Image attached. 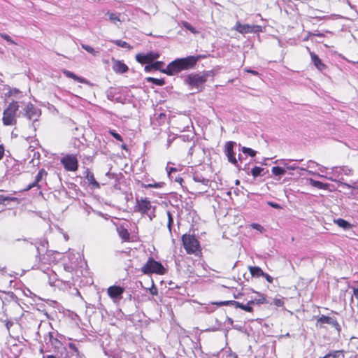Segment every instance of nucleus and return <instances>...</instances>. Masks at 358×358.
Returning <instances> with one entry per match:
<instances>
[{
  "label": "nucleus",
  "mask_w": 358,
  "mask_h": 358,
  "mask_svg": "<svg viewBox=\"0 0 358 358\" xmlns=\"http://www.w3.org/2000/svg\"><path fill=\"white\" fill-rule=\"evenodd\" d=\"M198 59L199 57L195 56L176 59L170 62L165 70H162V73L168 76H173L182 71L193 69L196 64Z\"/></svg>",
  "instance_id": "nucleus-1"
},
{
  "label": "nucleus",
  "mask_w": 358,
  "mask_h": 358,
  "mask_svg": "<svg viewBox=\"0 0 358 358\" xmlns=\"http://www.w3.org/2000/svg\"><path fill=\"white\" fill-rule=\"evenodd\" d=\"M183 247L187 254L198 255L201 252V246L199 241L194 235L183 234L182 236Z\"/></svg>",
  "instance_id": "nucleus-2"
},
{
  "label": "nucleus",
  "mask_w": 358,
  "mask_h": 358,
  "mask_svg": "<svg viewBox=\"0 0 358 358\" xmlns=\"http://www.w3.org/2000/svg\"><path fill=\"white\" fill-rule=\"evenodd\" d=\"M20 107V102L12 101L4 110L3 113L2 121L4 125L10 126L16 124L17 120L15 118L16 113Z\"/></svg>",
  "instance_id": "nucleus-3"
},
{
  "label": "nucleus",
  "mask_w": 358,
  "mask_h": 358,
  "mask_svg": "<svg viewBox=\"0 0 358 358\" xmlns=\"http://www.w3.org/2000/svg\"><path fill=\"white\" fill-rule=\"evenodd\" d=\"M141 272L143 274L156 273L163 275L166 273V269L159 262L155 260L152 257H150L142 266Z\"/></svg>",
  "instance_id": "nucleus-4"
},
{
  "label": "nucleus",
  "mask_w": 358,
  "mask_h": 358,
  "mask_svg": "<svg viewBox=\"0 0 358 358\" xmlns=\"http://www.w3.org/2000/svg\"><path fill=\"white\" fill-rule=\"evenodd\" d=\"M208 73H192L185 78V83L192 87L201 90L203 85L207 81Z\"/></svg>",
  "instance_id": "nucleus-5"
},
{
  "label": "nucleus",
  "mask_w": 358,
  "mask_h": 358,
  "mask_svg": "<svg viewBox=\"0 0 358 358\" xmlns=\"http://www.w3.org/2000/svg\"><path fill=\"white\" fill-rule=\"evenodd\" d=\"M20 113H22V116L26 117L28 120L34 122L38 120L41 115V111L34 104L29 102L24 106Z\"/></svg>",
  "instance_id": "nucleus-6"
},
{
  "label": "nucleus",
  "mask_w": 358,
  "mask_h": 358,
  "mask_svg": "<svg viewBox=\"0 0 358 358\" xmlns=\"http://www.w3.org/2000/svg\"><path fill=\"white\" fill-rule=\"evenodd\" d=\"M316 319V327H319L320 329H322L324 327V324H330L333 327L336 329V330L339 334L341 331V327L337 322L336 319L335 317L326 316L324 315H322L319 317H314Z\"/></svg>",
  "instance_id": "nucleus-7"
},
{
  "label": "nucleus",
  "mask_w": 358,
  "mask_h": 358,
  "mask_svg": "<svg viewBox=\"0 0 358 358\" xmlns=\"http://www.w3.org/2000/svg\"><path fill=\"white\" fill-rule=\"evenodd\" d=\"M61 163L68 171H76L78 169V161L74 155H66L61 159Z\"/></svg>",
  "instance_id": "nucleus-8"
},
{
  "label": "nucleus",
  "mask_w": 358,
  "mask_h": 358,
  "mask_svg": "<svg viewBox=\"0 0 358 358\" xmlns=\"http://www.w3.org/2000/svg\"><path fill=\"white\" fill-rule=\"evenodd\" d=\"M152 208L151 202L148 198H136V205L134 206L135 212H138L141 215H145L148 214Z\"/></svg>",
  "instance_id": "nucleus-9"
},
{
  "label": "nucleus",
  "mask_w": 358,
  "mask_h": 358,
  "mask_svg": "<svg viewBox=\"0 0 358 358\" xmlns=\"http://www.w3.org/2000/svg\"><path fill=\"white\" fill-rule=\"evenodd\" d=\"M235 30L241 34L259 33L262 31V28L259 25H250L248 24H241L237 22L234 27Z\"/></svg>",
  "instance_id": "nucleus-10"
},
{
  "label": "nucleus",
  "mask_w": 358,
  "mask_h": 358,
  "mask_svg": "<svg viewBox=\"0 0 358 358\" xmlns=\"http://www.w3.org/2000/svg\"><path fill=\"white\" fill-rule=\"evenodd\" d=\"M236 145V143L234 141L227 142L225 144L224 152L227 157L228 161L240 169L238 161L235 157V153L234 152V146Z\"/></svg>",
  "instance_id": "nucleus-11"
},
{
  "label": "nucleus",
  "mask_w": 358,
  "mask_h": 358,
  "mask_svg": "<svg viewBox=\"0 0 358 358\" xmlns=\"http://www.w3.org/2000/svg\"><path fill=\"white\" fill-rule=\"evenodd\" d=\"M159 57L158 52H150L147 54L138 53L136 55V60L141 64H150Z\"/></svg>",
  "instance_id": "nucleus-12"
},
{
  "label": "nucleus",
  "mask_w": 358,
  "mask_h": 358,
  "mask_svg": "<svg viewBox=\"0 0 358 358\" xmlns=\"http://www.w3.org/2000/svg\"><path fill=\"white\" fill-rule=\"evenodd\" d=\"M15 241H19V242H22V246H24V247H27V246H33L34 245L35 248H36V264H34L32 266H31V268L32 269H35V268H39V266H38V264L41 261V257H40V255H41V253L39 252V248L36 245V243H34L33 242L31 241H29V240L27 239H16Z\"/></svg>",
  "instance_id": "nucleus-13"
},
{
  "label": "nucleus",
  "mask_w": 358,
  "mask_h": 358,
  "mask_svg": "<svg viewBox=\"0 0 358 358\" xmlns=\"http://www.w3.org/2000/svg\"><path fill=\"white\" fill-rule=\"evenodd\" d=\"M193 180L194 182L201 183L203 185L202 192H207V188L210 185V181L209 179L204 178L199 173H195L193 175Z\"/></svg>",
  "instance_id": "nucleus-14"
},
{
  "label": "nucleus",
  "mask_w": 358,
  "mask_h": 358,
  "mask_svg": "<svg viewBox=\"0 0 358 358\" xmlns=\"http://www.w3.org/2000/svg\"><path fill=\"white\" fill-rule=\"evenodd\" d=\"M113 70L117 73H124L128 71V66L122 61L113 59Z\"/></svg>",
  "instance_id": "nucleus-15"
},
{
  "label": "nucleus",
  "mask_w": 358,
  "mask_h": 358,
  "mask_svg": "<svg viewBox=\"0 0 358 358\" xmlns=\"http://www.w3.org/2000/svg\"><path fill=\"white\" fill-rule=\"evenodd\" d=\"M45 341L46 344H50L55 349H59L62 347V343L59 340L54 336L53 332H49L48 334L45 337Z\"/></svg>",
  "instance_id": "nucleus-16"
},
{
  "label": "nucleus",
  "mask_w": 358,
  "mask_h": 358,
  "mask_svg": "<svg viewBox=\"0 0 358 358\" xmlns=\"http://www.w3.org/2000/svg\"><path fill=\"white\" fill-rule=\"evenodd\" d=\"M124 289L120 286H110L108 289V294L110 297L113 299L120 298L122 294H123Z\"/></svg>",
  "instance_id": "nucleus-17"
},
{
  "label": "nucleus",
  "mask_w": 358,
  "mask_h": 358,
  "mask_svg": "<svg viewBox=\"0 0 358 358\" xmlns=\"http://www.w3.org/2000/svg\"><path fill=\"white\" fill-rule=\"evenodd\" d=\"M312 62H313L315 67L320 70L323 71L326 69V65L322 63L319 57L313 52H310Z\"/></svg>",
  "instance_id": "nucleus-18"
},
{
  "label": "nucleus",
  "mask_w": 358,
  "mask_h": 358,
  "mask_svg": "<svg viewBox=\"0 0 358 358\" xmlns=\"http://www.w3.org/2000/svg\"><path fill=\"white\" fill-rule=\"evenodd\" d=\"M62 72H63L64 75H65V76H66L67 78H72L79 83H85V84L89 83V82L85 78L79 77L69 70L64 69L62 71Z\"/></svg>",
  "instance_id": "nucleus-19"
},
{
  "label": "nucleus",
  "mask_w": 358,
  "mask_h": 358,
  "mask_svg": "<svg viewBox=\"0 0 358 358\" xmlns=\"http://www.w3.org/2000/svg\"><path fill=\"white\" fill-rule=\"evenodd\" d=\"M168 176L170 178L171 180H174L175 182H177L182 185V182L183 181V179L180 176H174V173L177 172L176 168L174 167H170L166 168Z\"/></svg>",
  "instance_id": "nucleus-20"
},
{
  "label": "nucleus",
  "mask_w": 358,
  "mask_h": 358,
  "mask_svg": "<svg viewBox=\"0 0 358 358\" xmlns=\"http://www.w3.org/2000/svg\"><path fill=\"white\" fill-rule=\"evenodd\" d=\"M85 173V178L88 180L89 183L95 188H99V183L95 180L93 173L87 169Z\"/></svg>",
  "instance_id": "nucleus-21"
},
{
  "label": "nucleus",
  "mask_w": 358,
  "mask_h": 358,
  "mask_svg": "<svg viewBox=\"0 0 358 358\" xmlns=\"http://www.w3.org/2000/svg\"><path fill=\"white\" fill-rule=\"evenodd\" d=\"M248 269L251 275L255 278L261 277L264 275V273L260 267L256 266H249Z\"/></svg>",
  "instance_id": "nucleus-22"
},
{
  "label": "nucleus",
  "mask_w": 358,
  "mask_h": 358,
  "mask_svg": "<svg viewBox=\"0 0 358 358\" xmlns=\"http://www.w3.org/2000/svg\"><path fill=\"white\" fill-rule=\"evenodd\" d=\"M334 174H345L346 176H350L352 173V170L348 168V166H340V167H335L334 169Z\"/></svg>",
  "instance_id": "nucleus-23"
},
{
  "label": "nucleus",
  "mask_w": 358,
  "mask_h": 358,
  "mask_svg": "<svg viewBox=\"0 0 358 358\" xmlns=\"http://www.w3.org/2000/svg\"><path fill=\"white\" fill-rule=\"evenodd\" d=\"M334 222L340 227L343 228V229H350L352 227V224L348 222V221L342 219L338 218L337 220H334Z\"/></svg>",
  "instance_id": "nucleus-24"
},
{
  "label": "nucleus",
  "mask_w": 358,
  "mask_h": 358,
  "mask_svg": "<svg viewBox=\"0 0 358 358\" xmlns=\"http://www.w3.org/2000/svg\"><path fill=\"white\" fill-rule=\"evenodd\" d=\"M45 273L47 274L48 278V282L51 286L55 285V282L57 280V274L52 270L48 269V271H45Z\"/></svg>",
  "instance_id": "nucleus-25"
},
{
  "label": "nucleus",
  "mask_w": 358,
  "mask_h": 358,
  "mask_svg": "<svg viewBox=\"0 0 358 358\" xmlns=\"http://www.w3.org/2000/svg\"><path fill=\"white\" fill-rule=\"evenodd\" d=\"M236 303V308H241V310H243L248 313L253 312V308L252 307V303H250V301L248 302L247 304L244 305L240 302L235 303Z\"/></svg>",
  "instance_id": "nucleus-26"
},
{
  "label": "nucleus",
  "mask_w": 358,
  "mask_h": 358,
  "mask_svg": "<svg viewBox=\"0 0 358 358\" xmlns=\"http://www.w3.org/2000/svg\"><path fill=\"white\" fill-rule=\"evenodd\" d=\"M117 232L120 237L124 241H129L130 238V234L127 229L123 227L118 228Z\"/></svg>",
  "instance_id": "nucleus-27"
},
{
  "label": "nucleus",
  "mask_w": 358,
  "mask_h": 358,
  "mask_svg": "<svg viewBox=\"0 0 358 358\" xmlns=\"http://www.w3.org/2000/svg\"><path fill=\"white\" fill-rule=\"evenodd\" d=\"M293 161L292 159H280V164L285 166V169L288 170H296L297 169H299V166H297L295 164H290L289 162Z\"/></svg>",
  "instance_id": "nucleus-28"
},
{
  "label": "nucleus",
  "mask_w": 358,
  "mask_h": 358,
  "mask_svg": "<svg viewBox=\"0 0 358 358\" xmlns=\"http://www.w3.org/2000/svg\"><path fill=\"white\" fill-rule=\"evenodd\" d=\"M259 297L258 299H255L250 301V303H252V305H260V304H264L268 303V301H266V297L264 294H259Z\"/></svg>",
  "instance_id": "nucleus-29"
},
{
  "label": "nucleus",
  "mask_w": 358,
  "mask_h": 358,
  "mask_svg": "<svg viewBox=\"0 0 358 358\" xmlns=\"http://www.w3.org/2000/svg\"><path fill=\"white\" fill-rule=\"evenodd\" d=\"M146 81L148 83H152L158 86H163L165 84V80L164 78L158 79L152 77H148L145 78Z\"/></svg>",
  "instance_id": "nucleus-30"
},
{
  "label": "nucleus",
  "mask_w": 358,
  "mask_h": 358,
  "mask_svg": "<svg viewBox=\"0 0 358 358\" xmlns=\"http://www.w3.org/2000/svg\"><path fill=\"white\" fill-rule=\"evenodd\" d=\"M112 43L115 44L116 45L123 48H126V49H129V50L132 49V46L130 45V44H129L126 41H124L122 40H114V41H112Z\"/></svg>",
  "instance_id": "nucleus-31"
},
{
  "label": "nucleus",
  "mask_w": 358,
  "mask_h": 358,
  "mask_svg": "<svg viewBox=\"0 0 358 358\" xmlns=\"http://www.w3.org/2000/svg\"><path fill=\"white\" fill-rule=\"evenodd\" d=\"M164 185V182H154V183H141V187L148 189V188H161Z\"/></svg>",
  "instance_id": "nucleus-32"
},
{
  "label": "nucleus",
  "mask_w": 358,
  "mask_h": 358,
  "mask_svg": "<svg viewBox=\"0 0 358 358\" xmlns=\"http://www.w3.org/2000/svg\"><path fill=\"white\" fill-rule=\"evenodd\" d=\"M271 172L275 176H283L285 174L286 171L284 168L280 166H273L271 169Z\"/></svg>",
  "instance_id": "nucleus-33"
},
{
  "label": "nucleus",
  "mask_w": 358,
  "mask_h": 358,
  "mask_svg": "<svg viewBox=\"0 0 358 358\" xmlns=\"http://www.w3.org/2000/svg\"><path fill=\"white\" fill-rule=\"evenodd\" d=\"M309 182H310V185H311L313 187H317L318 189H324L327 186L326 184H324L320 181L315 180L312 178L309 179Z\"/></svg>",
  "instance_id": "nucleus-34"
},
{
  "label": "nucleus",
  "mask_w": 358,
  "mask_h": 358,
  "mask_svg": "<svg viewBox=\"0 0 358 358\" xmlns=\"http://www.w3.org/2000/svg\"><path fill=\"white\" fill-rule=\"evenodd\" d=\"M47 174V172L43 169H41L35 177V183L38 185V183L41 181L42 178L44 176H46Z\"/></svg>",
  "instance_id": "nucleus-35"
},
{
  "label": "nucleus",
  "mask_w": 358,
  "mask_h": 358,
  "mask_svg": "<svg viewBox=\"0 0 358 358\" xmlns=\"http://www.w3.org/2000/svg\"><path fill=\"white\" fill-rule=\"evenodd\" d=\"M264 171V169L259 167V166H255L251 170V174L254 178H257V176H259L262 175V172Z\"/></svg>",
  "instance_id": "nucleus-36"
},
{
  "label": "nucleus",
  "mask_w": 358,
  "mask_h": 358,
  "mask_svg": "<svg viewBox=\"0 0 358 358\" xmlns=\"http://www.w3.org/2000/svg\"><path fill=\"white\" fill-rule=\"evenodd\" d=\"M166 214H167V217H168L167 227L169 229L170 234H172V232H171V227H172V225H173V215H172V214H171V213L170 211L168 210L166 212Z\"/></svg>",
  "instance_id": "nucleus-37"
},
{
  "label": "nucleus",
  "mask_w": 358,
  "mask_h": 358,
  "mask_svg": "<svg viewBox=\"0 0 358 358\" xmlns=\"http://www.w3.org/2000/svg\"><path fill=\"white\" fill-rule=\"evenodd\" d=\"M81 47L85 50H86L87 52L96 56L99 52L98 51H96L92 47L88 45H86V44H83L82 43L81 44Z\"/></svg>",
  "instance_id": "nucleus-38"
},
{
  "label": "nucleus",
  "mask_w": 358,
  "mask_h": 358,
  "mask_svg": "<svg viewBox=\"0 0 358 358\" xmlns=\"http://www.w3.org/2000/svg\"><path fill=\"white\" fill-rule=\"evenodd\" d=\"M0 37L6 41L9 44L17 45V43L14 41L11 37L6 33H0Z\"/></svg>",
  "instance_id": "nucleus-39"
},
{
  "label": "nucleus",
  "mask_w": 358,
  "mask_h": 358,
  "mask_svg": "<svg viewBox=\"0 0 358 358\" xmlns=\"http://www.w3.org/2000/svg\"><path fill=\"white\" fill-rule=\"evenodd\" d=\"M164 65V63L162 61L152 62V67L154 70H158L162 72V70H165V69H162Z\"/></svg>",
  "instance_id": "nucleus-40"
},
{
  "label": "nucleus",
  "mask_w": 358,
  "mask_h": 358,
  "mask_svg": "<svg viewBox=\"0 0 358 358\" xmlns=\"http://www.w3.org/2000/svg\"><path fill=\"white\" fill-rule=\"evenodd\" d=\"M241 151L244 153V154H246V155H250V157H255L256 155V151H255L254 150L250 148H246V147H242L241 148Z\"/></svg>",
  "instance_id": "nucleus-41"
},
{
  "label": "nucleus",
  "mask_w": 358,
  "mask_h": 358,
  "mask_svg": "<svg viewBox=\"0 0 358 358\" xmlns=\"http://www.w3.org/2000/svg\"><path fill=\"white\" fill-rule=\"evenodd\" d=\"M182 24L183 27H185L186 29L189 30L192 33H193V34L198 33V31L196 30V29L194 27H192L189 22H187L186 21H183L182 22Z\"/></svg>",
  "instance_id": "nucleus-42"
},
{
  "label": "nucleus",
  "mask_w": 358,
  "mask_h": 358,
  "mask_svg": "<svg viewBox=\"0 0 358 358\" xmlns=\"http://www.w3.org/2000/svg\"><path fill=\"white\" fill-rule=\"evenodd\" d=\"M238 301H220V302H217L216 303L217 305H219V306H229V305H231V306H234L236 307V303H237Z\"/></svg>",
  "instance_id": "nucleus-43"
},
{
  "label": "nucleus",
  "mask_w": 358,
  "mask_h": 358,
  "mask_svg": "<svg viewBox=\"0 0 358 358\" xmlns=\"http://www.w3.org/2000/svg\"><path fill=\"white\" fill-rule=\"evenodd\" d=\"M109 133L110 134L114 137L116 140L119 141H123V138L121 136L120 134H119L118 133H117L115 130H110L109 131Z\"/></svg>",
  "instance_id": "nucleus-44"
},
{
  "label": "nucleus",
  "mask_w": 358,
  "mask_h": 358,
  "mask_svg": "<svg viewBox=\"0 0 358 358\" xmlns=\"http://www.w3.org/2000/svg\"><path fill=\"white\" fill-rule=\"evenodd\" d=\"M16 199V198H11L9 196H5L3 195H0V203H4L7 201H14Z\"/></svg>",
  "instance_id": "nucleus-45"
},
{
  "label": "nucleus",
  "mask_w": 358,
  "mask_h": 358,
  "mask_svg": "<svg viewBox=\"0 0 358 358\" xmlns=\"http://www.w3.org/2000/svg\"><path fill=\"white\" fill-rule=\"evenodd\" d=\"M273 304L278 307H281V306H283L284 305V301L282 299H275L273 300Z\"/></svg>",
  "instance_id": "nucleus-46"
},
{
  "label": "nucleus",
  "mask_w": 358,
  "mask_h": 358,
  "mask_svg": "<svg viewBox=\"0 0 358 358\" xmlns=\"http://www.w3.org/2000/svg\"><path fill=\"white\" fill-rule=\"evenodd\" d=\"M267 204L272 207V208H274L275 209H281L282 207L280 204L277 203H275V202H273V201H268L267 202Z\"/></svg>",
  "instance_id": "nucleus-47"
},
{
  "label": "nucleus",
  "mask_w": 358,
  "mask_h": 358,
  "mask_svg": "<svg viewBox=\"0 0 358 358\" xmlns=\"http://www.w3.org/2000/svg\"><path fill=\"white\" fill-rule=\"evenodd\" d=\"M155 210V206L152 208V210L150 213L148 212V214H146L148 216L150 220H152V219L156 217Z\"/></svg>",
  "instance_id": "nucleus-48"
},
{
  "label": "nucleus",
  "mask_w": 358,
  "mask_h": 358,
  "mask_svg": "<svg viewBox=\"0 0 358 358\" xmlns=\"http://www.w3.org/2000/svg\"><path fill=\"white\" fill-rule=\"evenodd\" d=\"M72 143H73V146L77 148H78L80 147V145L82 144L81 141L78 138H75L73 140Z\"/></svg>",
  "instance_id": "nucleus-49"
},
{
  "label": "nucleus",
  "mask_w": 358,
  "mask_h": 358,
  "mask_svg": "<svg viewBox=\"0 0 358 358\" xmlns=\"http://www.w3.org/2000/svg\"><path fill=\"white\" fill-rule=\"evenodd\" d=\"M262 277L265 278L266 281L268 282L269 283H272L273 282V278L271 275H269L268 274H267L266 273H264V275H262Z\"/></svg>",
  "instance_id": "nucleus-50"
},
{
  "label": "nucleus",
  "mask_w": 358,
  "mask_h": 358,
  "mask_svg": "<svg viewBox=\"0 0 358 358\" xmlns=\"http://www.w3.org/2000/svg\"><path fill=\"white\" fill-rule=\"evenodd\" d=\"M301 170L302 171H307L309 174L310 175H313V176H317L319 177H323L322 175L319 174V173H316L315 172H313L312 171H309V170H307L305 168H300Z\"/></svg>",
  "instance_id": "nucleus-51"
},
{
  "label": "nucleus",
  "mask_w": 358,
  "mask_h": 358,
  "mask_svg": "<svg viewBox=\"0 0 358 358\" xmlns=\"http://www.w3.org/2000/svg\"><path fill=\"white\" fill-rule=\"evenodd\" d=\"M34 187H37L38 188H41V186L39 185H37L36 183H35V182L34 181L32 183L29 184L25 189L26 190H29V189H31V188H33Z\"/></svg>",
  "instance_id": "nucleus-52"
},
{
  "label": "nucleus",
  "mask_w": 358,
  "mask_h": 358,
  "mask_svg": "<svg viewBox=\"0 0 358 358\" xmlns=\"http://www.w3.org/2000/svg\"><path fill=\"white\" fill-rule=\"evenodd\" d=\"M109 18H110V20H113V21H116V20H117V21H120L119 17H118L117 16V15H116V14H115V13H110V14L109 15Z\"/></svg>",
  "instance_id": "nucleus-53"
},
{
  "label": "nucleus",
  "mask_w": 358,
  "mask_h": 358,
  "mask_svg": "<svg viewBox=\"0 0 358 358\" xmlns=\"http://www.w3.org/2000/svg\"><path fill=\"white\" fill-rule=\"evenodd\" d=\"M144 69H145V71H146V72L151 71V70L153 69L152 62H151L150 64H147V65L145 66Z\"/></svg>",
  "instance_id": "nucleus-54"
},
{
  "label": "nucleus",
  "mask_w": 358,
  "mask_h": 358,
  "mask_svg": "<svg viewBox=\"0 0 358 358\" xmlns=\"http://www.w3.org/2000/svg\"><path fill=\"white\" fill-rule=\"evenodd\" d=\"M252 227L253 229H255L259 231H262L263 229V227L259 224H256V223L252 224Z\"/></svg>",
  "instance_id": "nucleus-55"
},
{
  "label": "nucleus",
  "mask_w": 358,
  "mask_h": 358,
  "mask_svg": "<svg viewBox=\"0 0 358 358\" xmlns=\"http://www.w3.org/2000/svg\"><path fill=\"white\" fill-rule=\"evenodd\" d=\"M245 71L248 73H250L254 76H259V73L257 71H255V70H252V69H245Z\"/></svg>",
  "instance_id": "nucleus-56"
},
{
  "label": "nucleus",
  "mask_w": 358,
  "mask_h": 358,
  "mask_svg": "<svg viewBox=\"0 0 358 358\" xmlns=\"http://www.w3.org/2000/svg\"><path fill=\"white\" fill-rule=\"evenodd\" d=\"M106 95H107V98H108V99H110V100H113V99L114 96H113V92H112V91H111V90H108V91H107V92H106Z\"/></svg>",
  "instance_id": "nucleus-57"
},
{
  "label": "nucleus",
  "mask_w": 358,
  "mask_h": 358,
  "mask_svg": "<svg viewBox=\"0 0 358 358\" xmlns=\"http://www.w3.org/2000/svg\"><path fill=\"white\" fill-rule=\"evenodd\" d=\"M9 93L10 95H15V94L20 93V90L16 88H14V89L10 90Z\"/></svg>",
  "instance_id": "nucleus-58"
},
{
  "label": "nucleus",
  "mask_w": 358,
  "mask_h": 358,
  "mask_svg": "<svg viewBox=\"0 0 358 358\" xmlns=\"http://www.w3.org/2000/svg\"><path fill=\"white\" fill-rule=\"evenodd\" d=\"M4 155V147L3 145H0V160L3 158Z\"/></svg>",
  "instance_id": "nucleus-59"
},
{
  "label": "nucleus",
  "mask_w": 358,
  "mask_h": 358,
  "mask_svg": "<svg viewBox=\"0 0 358 358\" xmlns=\"http://www.w3.org/2000/svg\"><path fill=\"white\" fill-rule=\"evenodd\" d=\"M341 358H356V356H355L350 353H346V354L343 353V357H341Z\"/></svg>",
  "instance_id": "nucleus-60"
},
{
  "label": "nucleus",
  "mask_w": 358,
  "mask_h": 358,
  "mask_svg": "<svg viewBox=\"0 0 358 358\" xmlns=\"http://www.w3.org/2000/svg\"><path fill=\"white\" fill-rule=\"evenodd\" d=\"M353 296L358 300V288H353Z\"/></svg>",
  "instance_id": "nucleus-61"
},
{
  "label": "nucleus",
  "mask_w": 358,
  "mask_h": 358,
  "mask_svg": "<svg viewBox=\"0 0 358 358\" xmlns=\"http://www.w3.org/2000/svg\"><path fill=\"white\" fill-rule=\"evenodd\" d=\"M69 348L74 350L75 352H78V348H76V345L73 343H69Z\"/></svg>",
  "instance_id": "nucleus-62"
},
{
  "label": "nucleus",
  "mask_w": 358,
  "mask_h": 358,
  "mask_svg": "<svg viewBox=\"0 0 358 358\" xmlns=\"http://www.w3.org/2000/svg\"><path fill=\"white\" fill-rule=\"evenodd\" d=\"M227 321L228 322V323H229L230 325H231V326H233V325H234V320H233V319H232V318H231V317H227Z\"/></svg>",
  "instance_id": "nucleus-63"
},
{
  "label": "nucleus",
  "mask_w": 358,
  "mask_h": 358,
  "mask_svg": "<svg viewBox=\"0 0 358 358\" xmlns=\"http://www.w3.org/2000/svg\"><path fill=\"white\" fill-rule=\"evenodd\" d=\"M150 293L152 295H157V288L154 287V288L151 289H150Z\"/></svg>",
  "instance_id": "nucleus-64"
}]
</instances>
